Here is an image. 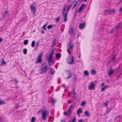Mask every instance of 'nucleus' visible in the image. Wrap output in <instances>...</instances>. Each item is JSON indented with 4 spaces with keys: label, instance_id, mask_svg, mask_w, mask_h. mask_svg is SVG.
<instances>
[{
    "label": "nucleus",
    "instance_id": "nucleus-6",
    "mask_svg": "<svg viewBox=\"0 0 122 122\" xmlns=\"http://www.w3.org/2000/svg\"><path fill=\"white\" fill-rule=\"evenodd\" d=\"M74 105H71L69 107L67 111L66 112H64V115H67V116H70L71 112V109L74 107Z\"/></svg>",
    "mask_w": 122,
    "mask_h": 122
},
{
    "label": "nucleus",
    "instance_id": "nucleus-51",
    "mask_svg": "<svg viewBox=\"0 0 122 122\" xmlns=\"http://www.w3.org/2000/svg\"><path fill=\"white\" fill-rule=\"evenodd\" d=\"M5 13H8V10H7L6 11H5Z\"/></svg>",
    "mask_w": 122,
    "mask_h": 122
},
{
    "label": "nucleus",
    "instance_id": "nucleus-47",
    "mask_svg": "<svg viewBox=\"0 0 122 122\" xmlns=\"http://www.w3.org/2000/svg\"><path fill=\"white\" fill-rule=\"evenodd\" d=\"M119 10L120 12L122 11V7H121L119 9Z\"/></svg>",
    "mask_w": 122,
    "mask_h": 122
},
{
    "label": "nucleus",
    "instance_id": "nucleus-61",
    "mask_svg": "<svg viewBox=\"0 0 122 122\" xmlns=\"http://www.w3.org/2000/svg\"><path fill=\"white\" fill-rule=\"evenodd\" d=\"M71 0H68V1H70Z\"/></svg>",
    "mask_w": 122,
    "mask_h": 122
},
{
    "label": "nucleus",
    "instance_id": "nucleus-20",
    "mask_svg": "<svg viewBox=\"0 0 122 122\" xmlns=\"http://www.w3.org/2000/svg\"><path fill=\"white\" fill-rule=\"evenodd\" d=\"M120 26L119 25H118L117 26H116V27L113 28L112 29V31L113 32H114L116 30H117V28H118Z\"/></svg>",
    "mask_w": 122,
    "mask_h": 122
},
{
    "label": "nucleus",
    "instance_id": "nucleus-18",
    "mask_svg": "<svg viewBox=\"0 0 122 122\" xmlns=\"http://www.w3.org/2000/svg\"><path fill=\"white\" fill-rule=\"evenodd\" d=\"M67 75L68 76V77L66 78V79H68L70 78L71 77V76L72 74L69 71Z\"/></svg>",
    "mask_w": 122,
    "mask_h": 122
},
{
    "label": "nucleus",
    "instance_id": "nucleus-36",
    "mask_svg": "<svg viewBox=\"0 0 122 122\" xmlns=\"http://www.w3.org/2000/svg\"><path fill=\"white\" fill-rule=\"evenodd\" d=\"M108 101H107L106 102L104 103L103 105H104V106H106L108 104Z\"/></svg>",
    "mask_w": 122,
    "mask_h": 122
},
{
    "label": "nucleus",
    "instance_id": "nucleus-57",
    "mask_svg": "<svg viewBox=\"0 0 122 122\" xmlns=\"http://www.w3.org/2000/svg\"><path fill=\"white\" fill-rule=\"evenodd\" d=\"M61 122H65V121H62L61 120Z\"/></svg>",
    "mask_w": 122,
    "mask_h": 122
},
{
    "label": "nucleus",
    "instance_id": "nucleus-44",
    "mask_svg": "<svg viewBox=\"0 0 122 122\" xmlns=\"http://www.w3.org/2000/svg\"><path fill=\"white\" fill-rule=\"evenodd\" d=\"M56 20V21H58L59 20V18L58 17L57 18H56L55 19Z\"/></svg>",
    "mask_w": 122,
    "mask_h": 122
},
{
    "label": "nucleus",
    "instance_id": "nucleus-38",
    "mask_svg": "<svg viewBox=\"0 0 122 122\" xmlns=\"http://www.w3.org/2000/svg\"><path fill=\"white\" fill-rule=\"evenodd\" d=\"M52 25H49L47 26V28L48 29H50L51 28H52Z\"/></svg>",
    "mask_w": 122,
    "mask_h": 122
},
{
    "label": "nucleus",
    "instance_id": "nucleus-25",
    "mask_svg": "<svg viewBox=\"0 0 122 122\" xmlns=\"http://www.w3.org/2000/svg\"><path fill=\"white\" fill-rule=\"evenodd\" d=\"M84 73L86 76H88L89 75V73L87 71H84Z\"/></svg>",
    "mask_w": 122,
    "mask_h": 122
},
{
    "label": "nucleus",
    "instance_id": "nucleus-53",
    "mask_svg": "<svg viewBox=\"0 0 122 122\" xmlns=\"http://www.w3.org/2000/svg\"><path fill=\"white\" fill-rule=\"evenodd\" d=\"M68 103H71V102H70V101H69V100H68Z\"/></svg>",
    "mask_w": 122,
    "mask_h": 122
},
{
    "label": "nucleus",
    "instance_id": "nucleus-37",
    "mask_svg": "<svg viewBox=\"0 0 122 122\" xmlns=\"http://www.w3.org/2000/svg\"><path fill=\"white\" fill-rule=\"evenodd\" d=\"M2 62L1 63V65L3 64H6V62L5 61L3 60H2Z\"/></svg>",
    "mask_w": 122,
    "mask_h": 122
},
{
    "label": "nucleus",
    "instance_id": "nucleus-2",
    "mask_svg": "<svg viewBox=\"0 0 122 122\" xmlns=\"http://www.w3.org/2000/svg\"><path fill=\"white\" fill-rule=\"evenodd\" d=\"M48 69L47 66L45 63H43L40 69L39 72L41 74H42L46 72Z\"/></svg>",
    "mask_w": 122,
    "mask_h": 122
},
{
    "label": "nucleus",
    "instance_id": "nucleus-52",
    "mask_svg": "<svg viewBox=\"0 0 122 122\" xmlns=\"http://www.w3.org/2000/svg\"><path fill=\"white\" fill-rule=\"evenodd\" d=\"M108 87V86H105V87H104V88H105V89L106 88H107Z\"/></svg>",
    "mask_w": 122,
    "mask_h": 122
},
{
    "label": "nucleus",
    "instance_id": "nucleus-10",
    "mask_svg": "<svg viewBox=\"0 0 122 122\" xmlns=\"http://www.w3.org/2000/svg\"><path fill=\"white\" fill-rule=\"evenodd\" d=\"M30 9L31 12L34 14L36 10V7L35 5L32 4L30 7Z\"/></svg>",
    "mask_w": 122,
    "mask_h": 122
},
{
    "label": "nucleus",
    "instance_id": "nucleus-29",
    "mask_svg": "<svg viewBox=\"0 0 122 122\" xmlns=\"http://www.w3.org/2000/svg\"><path fill=\"white\" fill-rule=\"evenodd\" d=\"M69 122H76L75 118H73L72 120H70Z\"/></svg>",
    "mask_w": 122,
    "mask_h": 122
},
{
    "label": "nucleus",
    "instance_id": "nucleus-15",
    "mask_svg": "<svg viewBox=\"0 0 122 122\" xmlns=\"http://www.w3.org/2000/svg\"><path fill=\"white\" fill-rule=\"evenodd\" d=\"M56 58L57 59H59L61 56V54L59 53H57L56 54Z\"/></svg>",
    "mask_w": 122,
    "mask_h": 122
},
{
    "label": "nucleus",
    "instance_id": "nucleus-56",
    "mask_svg": "<svg viewBox=\"0 0 122 122\" xmlns=\"http://www.w3.org/2000/svg\"><path fill=\"white\" fill-rule=\"evenodd\" d=\"M17 80H15V82L16 83H17Z\"/></svg>",
    "mask_w": 122,
    "mask_h": 122
},
{
    "label": "nucleus",
    "instance_id": "nucleus-43",
    "mask_svg": "<svg viewBox=\"0 0 122 122\" xmlns=\"http://www.w3.org/2000/svg\"><path fill=\"white\" fill-rule=\"evenodd\" d=\"M122 2V0H120V1L117 3V4L118 5H119Z\"/></svg>",
    "mask_w": 122,
    "mask_h": 122
},
{
    "label": "nucleus",
    "instance_id": "nucleus-7",
    "mask_svg": "<svg viewBox=\"0 0 122 122\" xmlns=\"http://www.w3.org/2000/svg\"><path fill=\"white\" fill-rule=\"evenodd\" d=\"M67 61L69 64H74V58L72 56H69L68 57L67 60Z\"/></svg>",
    "mask_w": 122,
    "mask_h": 122
},
{
    "label": "nucleus",
    "instance_id": "nucleus-8",
    "mask_svg": "<svg viewBox=\"0 0 122 122\" xmlns=\"http://www.w3.org/2000/svg\"><path fill=\"white\" fill-rule=\"evenodd\" d=\"M73 47V45L71 43H69L68 44L67 46V51L68 52L69 54H71V52H70V51L72 49Z\"/></svg>",
    "mask_w": 122,
    "mask_h": 122
},
{
    "label": "nucleus",
    "instance_id": "nucleus-23",
    "mask_svg": "<svg viewBox=\"0 0 122 122\" xmlns=\"http://www.w3.org/2000/svg\"><path fill=\"white\" fill-rule=\"evenodd\" d=\"M28 43V40H25L24 41L23 44L25 45H26Z\"/></svg>",
    "mask_w": 122,
    "mask_h": 122
},
{
    "label": "nucleus",
    "instance_id": "nucleus-3",
    "mask_svg": "<svg viewBox=\"0 0 122 122\" xmlns=\"http://www.w3.org/2000/svg\"><path fill=\"white\" fill-rule=\"evenodd\" d=\"M67 7V5H64V6L63 7V8L62 11V13L63 14V16L64 18V19L63 20V21L65 22H66L67 21V15L68 12V11H69V8H68L67 12L66 13H65V8L66 7Z\"/></svg>",
    "mask_w": 122,
    "mask_h": 122
},
{
    "label": "nucleus",
    "instance_id": "nucleus-31",
    "mask_svg": "<svg viewBox=\"0 0 122 122\" xmlns=\"http://www.w3.org/2000/svg\"><path fill=\"white\" fill-rule=\"evenodd\" d=\"M27 52V50H26V49H24L23 50V53L25 54H26Z\"/></svg>",
    "mask_w": 122,
    "mask_h": 122
},
{
    "label": "nucleus",
    "instance_id": "nucleus-5",
    "mask_svg": "<svg viewBox=\"0 0 122 122\" xmlns=\"http://www.w3.org/2000/svg\"><path fill=\"white\" fill-rule=\"evenodd\" d=\"M69 33L72 36H74L75 35V30L74 29V27L73 25H71L70 27Z\"/></svg>",
    "mask_w": 122,
    "mask_h": 122
},
{
    "label": "nucleus",
    "instance_id": "nucleus-9",
    "mask_svg": "<svg viewBox=\"0 0 122 122\" xmlns=\"http://www.w3.org/2000/svg\"><path fill=\"white\" fill-rule=\"evenodd\" d=\"M43 53L39 54L38 56V59L37 60V63H40L41 61V59L43 56Z\"/></svg>",
    "mask_w": 122,
    "mask_h": 122
},
{
    "label": "nucleus",
    "instance_id": "nucleus-11",
    "mask_svg": "<svg viewBox=\"0 0 122 122\" xmlns=\"http://www.w3.org/2000/svg\"><path fill=\"white\" fill-rule=\"evenodd\" d=\"M85 4H82L78 10V12L80 13L82 10H83L85 8Z\"/></svg>",
    "mask_w": 122,
    "mask_h": 122
},
{
    "label": "nucleus",
    "instance_id": "nucleus-58",
    "mask_svg": "<svg viewBox=\"0 0 122 122\" xmlns=\"http://www.w3.org/2000/svg\"><path fill=\"white\" fill-rule=\"evenodd\" d=\"M112 109V108H110V109H109V110H110H110H111Z\"/></svg>",
    "mask_w": 122,
    "mask_h": 122
},
{
    "label": "nucleus",
    "instance_id": "nucleus-26",
    "mask_svg": "<svg viewBox=\"0 0 122 122\" xmlns=\"http://www.w3.org/2000/svg\"><path fill=\"white\" fill-rule=\"evenodd\" d=\"M91 73L92 75H94L96 73L95 70L94 69L92 70L91 71Z\"/></svg>",
    "mask_w": 122,
    "mask_h": 122
},
{
    "label": "nucleus",
    "instance_id": "nucleus-1",
    "mask_svg": "<svg viewBox=\"0 0 122 122\" xmlns=\"http://www.w3.org/2000/svg\"><path fill=\"white\" fill-rule=\"evenodd\" d=\"M42 112L41 113V118L44 121L46 120L48 116L49 115V112L46 110L44 111L41 110L39 111L38 112L39 113L40 112Z\"/></svg>",
    "mask_w": 122,
    "mask_h": 122
},
{
    "label": "nucleus",
    "instance_id": "nucleus-60",
    "mask_svg": "<svg viewBox=\"0 0 122 122\" xmlns=\"http://www.w3.org/2000/svg\"><path fill=\"white\" fill-rule=\"evenodd\" d=\"M51 120V119H50L49 120H48V121L49 122Z\"/></svg>",
    "mask_w": 122,
    "mask_h": 122
},
{
    "label": "nucleus",
    "instance_id": "nucleus-21",
    "mask_svg": "<svg viewBox=\"0 0 122 122\" xmlns=\"http://www.w3.org/2000/svg\"><path fill=\"white\" fill-rule=\"evenodd\" d=\"M82 112V111L81 110V108H80L77 111V114L79 115L80 114V113Z\"/></svg>",
    "mask_w": 122,
    "mask_h": 122
},
{
    "label": "nucleus",
    "instance_id": "nucleus-4",
    "mask_svg": "<svg viewBox=\"0 0 122 122\" xmlns=\"http://www.w3.org/2000/svg\"><path fill=\"white\" fill-rule=\"evenodd\" d=\"M53 52L54 50H53L52 51L51 54L49 56V57H47V58H48V64L50 66L52 65V59L53 56L54 55L53 54Z\"/></svg>",
    "mask_w": 122,
    "mask_h": 122
},
{
    "label": "nucleus",
    "instance_id": "nucleus-49",
    "mask_svg": "<svg viewBox=\"0 0 122 122\" xmlns=\"http://www.w3.org/2000/svg\"><path fill=\"white\" fill-rule=\"evenodd\" d=\"M41 32L42 33H44V31L43 30H41Z\"/></svg>",
    "mask_w": 122,
    "mask_h": 122
},
{
    "label": "nucleus",
    "instance_id": "nucleus-48",
    "mask_svg": "<svg viewBox=\"0 0 122 122\" xmlns=\"http://www.w3.org/2000/svg\"><path fill=\"white\" fill-rule=\"evenodd\" d=\"M3 41L2 39L1 38H0V42H1Z\"/></svg>",
    "mask_w": 122,
    "mask_h": 122
},
{
    "label": "nucleus",
    "instance_id": "nucleus-22",
    "mask_svg": "<svg viewBox=\"0 0 122 122\" xmlns=\"http://www.w3.org/2000/svg\"><path fill=\"white\" fill-rule=\"evenodd\" d=\"M50 71L51 73V74L53 75L55 73V71L53 69V68H51L50 70Z\"/></svg>",
    "mask_w": 122,
    "mask_h": 122
},
{
    "label": "nucleus",
    "instance_id": "nucleus-33",
    "mask_svg": "<svg viewBox=\"0 0 122 122\" xmlns=\"http://www.w3.org/2000/svg\"><path fill=\"white\" fill-rule=\"evenodd\" d=\"M121 116L120 115L114 118V120H115L117 119L118 118L120 117Z\"/></svg>",
    "mask_w": 122,
    "mask_h": 122
},
{
    "label": "nucleus",
    "instance_id": "nucleus-13",
    "mask_svg": "<svg viewBox=\"0 0 122 122\" xmlns=\"http://www.w3.org/2000/svg\"><path fill=\"white\" fill-rule=\"evenodd\" d=\"M95 85L93 83L91 84L90 85L88 86V89L90 90H92L94 88Z\"/></svg>",
    "mask_w": 122,
    "mask_h": 122
},
{
    "label": "nucleus",
    "instance_id": "nucleus-41",
    "mask_svg": "<svg viewBox=\"0 0 122 122\" xmlns=\"http://www.w3.org/2000/svg\"><path fill=\"white\" fill-rule=\"evenodd\" d=\"M5 103V102L4 101H0V105H2V104H4Z\"/></svg>",
    "mask_w": 122,
    "mask_h": 122
},
{
    "label": "nucleus",
    "instance_id": "nucleus-46",
    "mask_svg": "<svg viewBox=\"0 0 122 122\" xmlns=\"http://www.w3.org/2000/svg\"><path fill=\"white\" fill-rule=\"evenodd\" d=\"M105 89V88H104V87L102 88L101 89L102 91H103Z\"/></svg>",
    "mask_w": 122,
    "mask_h": 122
},
{
    "label": "nucleus",
    "instance_id": "nucleus-14",
    "mask_svg": "<svg viewBox=\"0 0 122 122\" xmlns=\"http://www.w3.org/2000/svg\"><path fill=\"white\" fill-rule=\"evenodd\" d=\"M77 4V1H74L72 2V4L73 5L72 7V9H74L76 6Z\"/></svg>",
    "mask_w": 122,
    "mask_h": 122
},
{
    "label": "nucleus",
    "instance_id": "nucleus-24",
    "mask_svg": "<svg viewBox=\"0 0 122 122\" xmlns=\"http://www.w3.org/2000/svg\"><path fill=\"white\" fill-rule=\"evenodd\" d=\"M35 41H32L31 44V46L32 47H34V45L35 44Z\"/></svg>",
    "mask_w": 122,
    "mask_h": 122
},
{
    "label": "nucleus",
    "instance_id": "nucleus-55",
    "mask_svg": "<svg viewBox=\"0 0 122 122\" xmlns=\"http://www.w3.org/2000/svg\"><path fill=\"white\" fill-rule=\"evenodd\" d=\"M73 94L74 95H76V93L74 92H73Z\"/></svg>",
    "mask_w": 122,
    "mask_h": 122
},
{
    "label": "nucleus",
    "instance_id": "nucleus-32",
    "mask_svg": "<svg viewBox=\"0 0 122 122\" xmlns=\"http://www.w3.org/2000/svg\"><path fill=\"white\" fill-rule=\"evenodd\" d=\"M56 102V100L55 99H52V103L53 105V106L54 104Z\"/></svg>",
    "mask_w": 122,
    "mask_h": 122
},
{
    "label": "nucleus",
    "instance_id": "nucleus-40",
    "mask_svg": "<svg viewBox=\"0 0 122 122\" xmlns=\"http://www.w3.org/2000/svg\"><path fill=\"white\" fill-rule=\"evenodd\" d=\"M110 111V110H109V109H108L105 113V114H108L109 112Z\"/></svg>",
    "mask_w": 122,
    "mask_h": 122
},
{
    "label": "nucleus",
    "instance_id": "nucleus-39",
    "mask_svg": "<svg viewBox=\"0 0 122 122\" xmlns=\"http://www.w3.org/2000/svg\"><path fill=\"white\" fill-rule=\"evenodd\" d=\"M110 13H113L115 12V10L114 9H112L111 10H110Z\"/></svg>",
    "mask_w": 122,
    "mask_h": 122
},
{
    "label": "nucleus",
    "instance_id": "nucleus-12",
    "mask_svg": "<svg viewBox=\"0 0 122 122\" xmlns=\"http://www.w3.org/2000/svg\"><path fill=\"white\" fill-rule=\"evenodd\" d=\"M114 72V70L113 69L111 68L110 70H109L108 71V76H109L112 75Z\"/></svg>",
    "mask_w": 122,
    "mask_h": 122
},
{
    "label": "nucleus",
    "instance_id": "nucleus-62",
    "mask_svg": "<svg viewBox=\"0 0 122 122\" xmlns=\"http://www.w3.org/2000/svg\"><path fill=\"white\" fill-rule=\"evenodd\" d=\"M66 90H67V89H66L65 90V91H66Z\"/></svg>",
    "mask_w": 122,
    "mask_h": 122
},
{
    "label": "nucleus",
    "instance_id": "nucleus-45",
    "mask_svg": "<svg viewBox=\"0 0 122 122\" xmlns=\"http://www.w3.org/2000/svg\"><path fill=\"white\" fill-rule=\"evenodd\" d=\"M78 122H84L81 119H80L79 121Z\"/></svg>",
    "mask_w": 122,
    "mask_h": 122
},
{
    "label": "nucleus",
    "instance_id": "nucleus-34",
    "mask_svg": "<svg viewBox=\"0 0 122 122\" xmlns=\"http://www.w3.org/2000/svg\"><path fill=\"white\" fill-rule=\"evenodd\" d=\"M86 104V103L85 101L82 102L81 103V105L82 106H83Z\"/></svg>",
    "mask_w": 122,
    "mask_h": 122
},
{
    "label": "nucleus",
    "instance_id": "nucleus-59",
    "mask_svg": "<svg viewBox=\"0 0 122 122\" xmlns=\"http://www.w3.org/2000/svg\"><path fill=\"white\" fill-rule=\"evenodd\" d=\"M62 86H63V87H65V86H64V85H62Z\"/></svg>",
    "mask_w": 122,
    "mask_h": 122
},
{
    "label": "nucleus",
    "instance_id": "nucleus-19",
    "mask_svg": "<svg viewBox=\"0 0 122 122\" xmlns=\"http://www.w3.org/2000/svg\"><path fill=\"white\" fill-rule=\"evenodd\" d=\"M56 39H54L53 43L52 45V47H53L56 44Z\"/></svg>",
    "mask_w": 122,
    "mask_h": 122
},
{
    "label": "nucleus",
    "instance_id": "nucleus-30",
    "mask_svg": "<svg viewBox=\"0 0 122 122\" xmlns=\"http://www.w3.org/2000/svg\"><path fill=\"white\" fill-rule=\"evenodd\" d=\"M35 118L34 117H32L31 119V122H34L35 121Z\"/></svg>",
    "mask_w": 122,
    "mask_h": 122
},
{
    "label": "nucleus",
    "instance_id": "nucleus-50",
    "mask_svg": "<svg viewBox=\"0 0 122 122\" xmlns=\"http://www.w3.org/2000/svg\"><path fill=\"white\" fill-rule=\"evenodd\" d=\"M104 85V84L103 83H102L101 84V86H103Z\"/></svg>",
    "mask_w": 122,
    "mask_h": 122
},
{
    "label": "nucleus",
    "instance_id": "nucleus-28",
    "mask_svg": "<svg viewBox=\"0 0 122 122\" xmlns=\"http://www.w3.org/2000/svg\"><path fill=\"white\" fill-rule=\"evenodd\" d=\"M104 13H106L110 14V10H106L105 11Z\"/></svg>",
    "mask_w": 122,
    "mask_h": 122
},
{
    "label": "nucleus",
    "instance_id": "nucleus-27",
    "mask_svg": "<svg viewBox=\"0 0 122 122\" xmlns=\"http://www.w3.org/2000/svg\"><path fill=\"white\" fill-rule=\"evenodd\" d=\"M84 114L86 116H89V114L88 112L87 111H85L84 112Z\"/></svg>",
    "mask_w": 122,
    "mask_h": 122
},
{
    "label": "nucleus",
    "instance_id": "nucleus-35",
    "mask_svg": "<svg viewBox=\"0 0 122 122\" xmlns=\"http://www.w3.org/2000/svg\"><path fill=\"white\" fill-rule=\"evenodd\" d=\"M47 25V24H45L43 26L42 28H43L45 30H46V29L45 28L46 27V25Z\"/></svg>",
    "mask_w": 122,
    "mask_h": 122
},
{
    "label": "nucleus",
    "instance_id": "nucleus-17",
    "mask_svg": "<svg viewBox=\"0 0 122 122\" xmlns=\"http://www.w3.org/2000/svg\"><path fill=\"white\" fill-rule=\"evenodd\" d=\"M116 57V56H114L112 58V59H110V60H109L108 62V64H109L110 63H111V62L113 61L114 60V59Z\"/></svg>",
    "mask_w": 122,
    "mask_h": 122
},
{
    "label": "nucleus",
    "instance_id": "nucleus-42",
    "mask_svg": "<svg viewBox=\"0 0 122 122\" xmlns=\"http://www.w3.org/2000/svg\"><path fill=\"white\" fill-rule=\"evenodd\" d=\"M122 2V0H120V1L117 3V4L118 5H119Z\"/></svg>",
    "mask_w": 122,
    "mask_h": 122
},
{
    "label": "nucleus",
    "instance_id": "nucleus-16",
    "mask_svg": "<svg viewBox=\"0 0 122 122\" xmlns=\"http://www.w3.org/2000/svg\"><path fill=\"white\" fill-rule=\"evenodd\" d=\"M85 24L84 23H81L80 24L79 26V28L80 29H82L85 26Z\"/></svg>",
    "mask_w": 122,
    "mask_h": 122
},
{
    "label": "nucleus",
    "instance_id": "nucleus-54",
    "mask_svg": "<svg viewBox=\"0 0 122 122\" xmlns=\"http://www.w3.org/2000/svg\"><path fill=\"white\" fill-rule=\"evenodd\" d=\"M83 1L85 2H86L87 1V0H83Z\"/></svg>",
    "mask_w": 122,
    "mask_h": 122
}]
</instances>
